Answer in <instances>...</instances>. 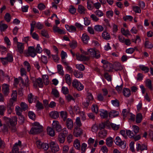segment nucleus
<instances>
[{
  "instance_id": "obj_41",
  "label": "nucleus",
  "mask_w": 153,
  "mask_h": 153,
  "mask_svg": "<svg viewBox=\"0 0 153 153\" xmlns=\"http://www.w3.org/2000/svg\"><path fill=\"white\" fill-rule=\"evenodd\" d=\"M146 84L147 86L150 90H152L153 88L152 85V81L149 79H147L146 82Z\"/></svg>"
},
{
  "instance_id": "obj_32",
  "label": "nucleus",
  "mask_w": 153,
  "mask_h": 153,
  "mask_svg": "<svg viewBox=\"0 0 153 153\" xmlns=\"http://www.w3.org/2000/svg\"><path fill=\"white\" fill-rule=\"evenodd\" d=\"M65 78L66 82L69 85H70L71 83V79L70 75L66 74L65 75Z\"/></svg>"
},
{
  "instance_id": "obj_6",
  "label": "nucleus",
  "mask_w": 153,
  "mask_h": 153,
  "mask_svg": "<svg viewBox=\"0 0 153 153\" xmlns=\"http://www.w3.org/2000/svg\"><path fill=\"white\" fill-rule=\"evenodd\" d=\"M36 52L33 47L30 46L28 48V56L34 57L36 55Z\"/></svg>"
},
{
  "instance_id": "obj_12",
  "label": "nucleus",
  "mask_w": 153,
  "mask_h": 153,
  "mask_svg": "<svg viewBox=\"0 0 153 153\" xmlns=\"http://www.w3.org/2000/svg\"><path fill=\"white\" fill-rule=\"evenodd\" d=\"M103 68L105 71H111L113 69V65L109 62L103 65Z\"/></svg>"
},
{
  "instance_id": "obj_25",
  "label": "nucleus",
  "mask_w": 153,
  "mask_h": 153,
  "mask_svg": "<svg viewBox=\"0 0 153 153\" xmlns=\"http://www.w3.org/2000/svg\"><path fill=\"white\" fill-rule=\"evenodd\" d=\"M60 116L64 121H65L67 119V113L66 111H61L60 112Z\"/></svg>"
},
{
  "instance_id": "obj_9",
  "label": "nucleus",
  "mask_w": 153,
  "mask_h": 153,
  "mask_svg": "<svg viewBox=\"0 0 153 153\" xmlns=\"http://www.w3.org/2000/svg\"><path fill=\"white\" fill-rule=\"evenodd\" d=\"M76 59L79 60L81 61H88L89 59V57L86 56L82 54L79 56V54L77 53L76 54Z\"/></svg>"
},
{
  "instance_id": "obj_44",
  "label": "nucleus",
  "mask_w": 153,
  "mask_h": 153,
  "mask_svg": "<svg viewBox=\"0 0 153 153\" xmlns=\"http://www.w3.org/2000/svg\"><path fill=\"white\" fill-rule=\"evenodd\" d=\"M121 32L122 34L125 36H127L128 35H130V32L128 30H125L124 28H122L121 30Z\"/></svg>"
},
{
  "instance_id": "obj_38",
  "label": "nucleus",
  "mask_w": 153,
  "mask_h": 153,
  "mask_svg": "<svg viewBox=\"0 0 153 153\" xmlns=\"http://www.w3.org/2000/svg\"><path fill=\"white\" fill-rule=\"evenodd\" d=\"M15 111L17 115L19 116L22 115L21 112L22 111V110L19 106H17L16 107Z\"/></svg>"
},
{
  "instance_id": "obj_31",
  "label": "nucleus",
  "mask_w": 153,
  "mask_h": 153,
  "mask_svg": "<svg viewBox=\"0 0 153 153\" xmlns=\"http://www.w3.org/2000/svg\"><path fill=\"white\" fill-rule=\"evenodd\" d=\"M100 115L101 118L104 119L108 117V113L107 111L103 110V111H101Z\"/></svg>"
},
{
  "instance_id": "obj_4",
  "label": "nucleus",
  "mask_w": 153,
  "mask_h": 153,
  "mask_svg": "<svg viewBox=\"0 0 153 153\" xmlns=\"http://www.w3.org/2000/svg\"><path fill=\"white\" fill-rule=\"evenodd\" d=\"M72 86L76 88L78 91H81L83 89L84 86L77 80H74L72 82Z\"/></svg>"
},
{
  "instance_id": "obj_16",
  "label": "nucleus",
  "mask_w": 153,
  "mask_h": 153,
  "mask_svg": "<svg viewBox=\"0 0 153 153\" xmlns=\"http://www.w3.org/2000/svg\"><path fill=\"white\" fill-rule=\"evenodd\" d=\"M113 68L116 71H118L122 70L123 67L120 63L115 62L113 65Z\"/></svg>"
},
{
  "instance_id": "obj_26",
  "label": "nucleus",
  "mask_w": 153,
  "mask_h": 153,
  "mask_svg": "<svg viewBox=\"0 0 153 153\" xmlns=\"http://www.w3.org/2000/svg\"><path fill=\"white\" fill-rule=\"evenodd\" d=\"M65 137L62 134V133H60L58 136V140L60 143H63L65 140Z\"/></svg>"
},
{
  "instance_id": "obj_15",
  "label": "nucleus",
  "mask_w": 153,
  "mask_h": 153,
  "mask_svg": "<svg viewBox=\"0 0 153 153\" xmlns=\"http://www.w3.org/2000/svg\"><path fill=\"white\" fill-rule=\"evenodd\" d=\"M17 46L18 51L20 53H22L24 49V44L17 42Z\"/></svg>"
},
{
  "instance_id": "obj_64",
  "label": "nucleus",
  "mask_w": 153,
  "mask_h": 153,
  "mask_svg": "<svg viewBox=\"0 0 153 153\" xmlns=\"http://www.w3.org/2000/svg\"><path fill=\"white\" fill-rule=\"evenodd\" d=\"M111 102L112 104L114 106L118 107L119 105V101L116 99L115 100H112L111 101Z\"/></svg>"
},
{
  "instance_id": "obj_27",
  "label": "nucleus",
  "mask_w": 153,
  "mask_h": 153,
  "mask_svg": "<svg viewBox=\"0 0 153 153\" xmlns=\"http://www.w3.org/2000/svg\"><path fill=\"white\" fill-rule=\"evenodd\" d=\"M144 46L146 48L151 49L153 47V45L151 42L146 41L144 43Z\"/></svg>"
},
{
  "instance_id": "obj_19",
  "label": "nucleus",
  "mask_w": 153,
  "mask_h": 153,
  "mask_svg": "<svg viewBox=\"0 0 153 153\" xmlns=\"http://www.w3.org/2000/svg\"><path fill=\"white\" fill-rule=\"evenodd\" d=\"M8 120L11 125L12 126L16 125L17 124V118L16 117H13L9 118Z\"/></svg>"
},
{
  "instance_id": "obj_48",
  "label": "nucleus",
  "mask_w": 153,
  "mask_h": 153,
  "mask_svg": "<svg viewBox=\"0 0 153 153\" xmlns=\"http://www.w3.org/2000/svg\"><path fill=\"white\" fill-rule=\"evenodd\" d=\"M76 68L80 71H83L85 69V67L82 64H77L76 65Z\"/></svg>"
},
{
  "instance_id": "obj_63",
  "label": "nucleus",
  "mask_w": 153,
  "mask_h": 153,
  "mask_svg": "<svg viewBox=\"0 0 153 153\" xmlns=\"http://www.w3.org/2000/svg\"><path fill=\"white\" fill-rule=\"evenodd\" d=\"M69 10L71 13L74 14L76 12V9L74 6L71 5L70 6V8H69Z\"/></svg>"
},
{
  "instance_id": "obj_51",
  "label": "nucleus",
  "mask_w": 153,
  "mask_h": 153,
  "mask_svg": "<svg viewBox=\"0 0 153 153\" xmlns=\"http://www.w3.org/2000/svg\"><path fill=\"white\" fill-rule=\"evenodd\" d=\"M133 10L136 13H140L141 12L140 7L137 6H134L133 7Z\"/></svg>"
},
{
  "instance_id": "obj_8",
  "label": "nucleus",
  "mask_w": 153,
  "mask_h": 153,
  "mask_svg": "<svg viewBox=\"0 0 153 153\" xmlns=\"http://www.w3.org/2000/svg\"><path fill=\"white\" fill-rule=\"evenodd\" d=\"M52 125L53 128L58 132H60L62 130V127L57 121H53Z\"/></svg>"
},
{
  "instance_id": "obj_35",
  "label": "nucleus",
  "mask_w": 153,
  "mask_h": 153,
  "mask_svg": "<svg viewBox=\"0 0 153 153\" xmlns=\"http://www.w3.org/2000/svg\"><path fill=\"white\" fill-rule=\"evenodd\" d=\"M142 118V116L141 114L138 113L136 119V122L137 123H139L141 122Z\"/></svg>"
},
{
  "instance_id": "obj_45",
  "label": "nucleus",
  "mask_w": 153,
  "mask_h": 153,
  "mask_svg": "<svg viewBox=\"0 0 153 153\" xmlns=\"http://www.w3.org/2000/svg\"><path fill=\"white\" fill-rule=\"evenodd\" d=\"M51 93L56 97H59V92L55 88H52Z\"/></svg>"
},
{
  "instance_id": "obj_50",
  "label": "nucleus",
  "mask_w": 153,
  "mask_h": 153,
  "mask_svg": "<svg viewBox=\"0 0 153 153\" xmlns=\"http://www.w3.org/2000/svg\"><path fill=\"white\" fill-rule=\"evenodd\" d=\"M62 91L64 94H68L69 93V90L68 88L65 86H62Z\"/></svg>"
},
{
  "instance_id": "obj_22",
  "label": "nucleus",
  "mask_w": 153,
  "mask_h": 153,
  "mask_svg": "<svg viewBox=\"0 0 153 153\" xmlns=\"http://www.w3.org/2000/svg\"><path fill=\"white\" fill-rule=\"evenodd\" d=\"M48 134L51 137H53L55 135L54 130L53 128L50 127H48L47 129Z\"/></svg>"
},
{
  "instance_id": "obj_57",
  "label": "nucleus",
  "mask_w": 153,
  "mask_h": 153,
  "mask_svg": "<svg viewBox=\"0 0 153 153\" xmlns=\"http://www.w3.org/2000/svg\"><path fill=\"white\" fill-rule=\"evenodd\" d=\"M76 123L77 127H79L82 126V123L80 120V119L79 117H77L76 118Z\"/></svg>"
},
{
  "instance_id": "obj_37",
  "label": "nucleus",
  "mask_w": 153,
  "mask_h": 153,
  "mask_svg": "<svg viewBox=\"0 0 153 153\" xmlns=\"http://www.w3.org/2000/svg\"><path fill=\"white\" fill-rule=\"evenodd\" d=\"M57 68L58 72L62 75H64V72L63 70V68L60 65H57Z\"/></svg>"
},
{
  "instance_id": "obj_28",
  "label": "nucleus",
  "mask_w": 153,
  "mask_h": 153,
  "mask_svg": "<svg viewBox=\"0 0 153 153\" xmlns=\"http://www.w3.org/2000/svg\"><path fill=\"white\" fill-rule=\"evenodd\" d=\"M119 112L116 111H111L109 114V117L111 118H113L117 116L119 114Z\"/></svg>"
},
{
  "instance_id": "obj_5",
  "label": "nucleus",
  "mask_w": 153,
  "mask_h": 153,
  "mask_svg": "<svg viewBox=\"0 0 153 153\" xmlns=\"http://www.w3.org/2000/svg\"><path fill=\"white\" fill-rule=\"evenodd\" d=\"M49 144L51 151L53 153H56L59 150V149L58 145L54 142H51Z\"/></svg>"
},
{
  "instance_id": "obj_30",
  "label": "nucleus",
  "mask_w": 153,
  "mask_h": 153,
  "mask_svg": "<svg viewBox=\"0 0 153 153\" xmlns=\"http://www.w3.org/2000/svg\"><path fill=\"white\" fill-rule=\"evenodd\" d=\"M85 9L82 5H79L78 6V11L80 14H84L85 13Z\"/></svg>"
},
{
  "instance_id": "obj_34",
  "label": "nucleus",
  "mask_w": 153,
  "mask_h": 153,
  "mask_svg": "<svg viewBox=\"0 0 153 153\" xmlns=\"http://www.w3.org/2000/svg\"><path fill=\"white\" fill-rule=\"evenodd\" d=\"M74 146L76 149H79L80 146L79 141L77 139L74 142Z\"/></svg>"
},
{
  "instance_id": "obj_46",
  "label": "nucleus",
  "mask_w": 153,
  "mask_h": 153,
  "mask_svg": "<svg viewBox=\"0 0 153 153\" xmlns=\"http://www.w3.org/2000/svg\"><path fill=\"white\" fill-rule=\"evenodd\" d=\"M20 106L22 110L24 111L27 110L28 108L27 105L25 103L23 102L21 103Z\"/></svg>"
},
{
  "instance_id": "obj_62",
  "label": "nucleus",
  "mask_w": 153,
  "mask_h": 153,
  "mask_svg": "<svg viewBox=\"0 0 153 153\" xmlns=\"http://www.w3.org/2000/svg\"><path fill=\"white\" fill-rule=\"evenodd\" d=\"M133 128L134 134H137L139 131V127L136 125H134L133 126Z\"/></svg>"
},
{
  "instance_id": "obj_11",
  "label": "nucleus",
  "mask_w": 153,
  "mask_h": 153,
  "mask_svg": "<svg viewBox=\"0 0 153 153\" xmlns=\"http://www.w3.org/2000/svg\"><path fill=\"white\" fill-rule=\"evenodd\" d=\"M136 149L137 151L140 150L141 152L144 150H147V146L144 144L141 145L140 143H138L137 144Z\"/></svg>"
},
{
  "instance_id": "obj_60",
  "label": "nucleus",
  "mask_w": 153,
  "mask_h": 153,
  "mask_svg": "<svg viewBox=\"0 0 153 153\" xmlns=\"http://www.w3.org/2000/svg\"><path fill=\"white\" fill-rule=\"evenodd\" d=\"M33 95L32 93L29 94L28 95V100L29 103H32L33 102Z\"/></svg>"
},
{
  "instance_id": "obj_58",
  "label": "nucleus",
  "mask_w": 153,
  "mask_h": 153,
  "mask_svg": "<svg viewBox=\"0 0 153 153\" xmlns=\"http://www.w3.org/2000/svg\"><path fill=\"white\" fill-rule=\"evenodd\" d=\"M41 34L43 36L46 38H49V36L47 31L45 30H43L41 31Z\"/></svg>"
},
{
  "instance_id": "obj_36",
  "label": "nucleus",
  "mask_w": 153,
  "mask_h": 153,
  "mask_svg": "<svg viewBox=\"0 0 153 153\" xmlns=\"http://www.w3.org/2000/svg\"><path fill=\"white\" fill-rule=\"evenodd\" d=\"M103 27L101 25H96L94 27L95 30L98 32L102 31L103 30Z\"/></svg>"
},
{
  "instance_id": "obj_47",
  "label": "nucleus",
  "mask_w": 153,
  "mask_h": 153,
  "mask_svg": "<svg viewBox=\"0 0 153 153\" xmlns=\"http://www.w3.org/2000/svg\"><path fill=\"white\" fill-rule=\"evenodd\" d=\"M8 62H11L13 61V56L10 53H8L6 57H5Z\"/></svg>"
},
{
  "instance_id": "obj_13",
  "label": "nucleus",
  "mask_w": 153,
  "mask_h": 153,
  "mask_svg": "<svg viewBox=\"0 0 153 153\" xmlns=\"http://www.w3.org/2000/svg\"><path fill=\"white\" fill-rule=\"evenodd\" d=\"M114 142L115 144L118 146H122L126 143L125 141H122L120 138L117 136L116 137Z\"/></svg>"
},
{
  "instance_id": "obj_23",
  "label": "nucleus",
  "mask_w": 153,
  "mask_h": 153,
  "mask_svg": "<svg viewBox=\"0 0 153 153\" xmlns=\"http://www.w3.org/2000/svg\"><path fill=\"white\" fill-rule=\"evenodd\" d=\"M53 28V31L55 32H57L60 34L65 33V31L59 28L56 26H54Z\"/></svg>"
},
{
  "instance_id": "obj_29",
  "label": "nucleus",
  "mask_w": 153,
  "mask_h": 153,
  "mask_svg": "<svg viewBox=\"0 0 153 153\" xmlns=\"http://www.w3.org/2000/svg\"><path fill=\"white\" fill-rule=\"evenodd\" d=\"M74 74L75 76L77 78H81L83 77V74L82 72H78L76 70L74 71Z\"/></svg>"
},
{
  "instance_id": "obj_21",
  "label": "nucleus",
  "mask_w": 153,
  "mask_h": 153,
  "mask_svg": "<svg viewBox=\"0 0 153 153\" xmlns=\"http://www.w3.org/2000/svg\"><path fill=\"white\" fill-rule=\"evenodd\" d=\"M123 93L124 95L126 97H128L131 94L130 90L126 88H124Z\"/></svg>"
},
{
  "instance_id": "obj_53",
  "label": "nucleus",
  "mask_w": 153,
  "mask_h": 153,
  "mask_svg": "<svg viewBox=\"0 0 153 153\" xmlns=\"http://www.w3.org/2000/svg\"><path fill=\"white\" fill-rule=\"evenodd\" d=\"M36 81L38 86L40 88L42 87L43 85L42 79L41 78H39L37 79Z\"/></svg>"
},
{
  "instance_id": "obj_55",
  "label": "nucleus",
  "mask_w": 153,
  "mask_h": 153,
  "mask_svg": "<svg viewBox=\"0 0 153 153\" xmlns=\"http://www.w3.org/2000/svg\"><path fill=\"white\" fill-rule=\"evenodd\" d=\"M106 134V132L105 131H101L99 133V136L103 138L105 136Z\"/></svg>"
},
{
  "instance_id": "obj_43",
  "label": "nucleus",
  "mask_w": 153,
  "mask_h": 153,
  "mask_svg": "<svg viewBox=\"0 0 153 153\" xmlns=\"http://www.w3.org/2000/svg\"><path fill=\"white\" fill-rule=\"evenodd\" d=\"M4 19L7 22H9L11 19V16L10 13H6L4 16Z\"/></svg>"
},
{
  "instance_id": "obj_17",
  "label": "nucleus",
  "mask_w": 153,
  "mask_h": 153,
  "mask_svg": "<svg viewBox=\"0 0 153 153\" xmlns=\"http://www.w3.org/2000/svg\"><path fill=\"white\" fill-rule=\"evenodd\" d=\"M49 115L51 118L56 119L59 117V114L57 111H53L50 112Z\"/></svg>"
},
{
  "instance_id": "obj_49",
  "label": "nucleus",
  "mask_w": 153,
  "mask_h": 153,
  "mask_svg": "<svg viewBox=\"0 0 153 153\" xmlns=\"http://www.w3.org/2000/svg\"><path fill=\"white\" fill-rule=\"evenodd\" d=\"M28 115L30 119L33 120H34L35 119V115L33 112L29 111Z\"/></svg>"
},
{
  "instance_id": "obj_2",
  "label": "nucleus",
  "mask_w": 153,
  "mask_h": 153,
  "mask_svg": "<svg viewBox=\"0 0 153 153\" xmlns=\"http://www.w3.org/2000/svg\"><path fill=\"white\" fill-rule=\"evenodd\" d=\"M85 54L92 56L96 59H98L100 56V53L99 51L92 48L89 49L87 52L85 53Z\"/></svg>"
},
{
  "instance_id": "obj_52",
  "label": "nucleus",
  "mask_w": 153,
  "mask_h": 153,
  "mask_svg": "<svg viewBox=\"0 0 153 153\" xmlns=\"http://www.w3.org/2000/svg\"><path fill=\"white\" fill-rule=\"evenodd\" d=\"M93 112L97 114L98 111V108L97 105H93L92 107L91 108Z\"/></svg>"
},
{
  "instance_id": "obj_61",
  "label": "nucleus",
  "mask_w": 153,
  "mask_h": 153,
  "mask_svg": "<svg viewBox=\"0 0 153 153\" xmlns=\"http://www.w3.org/2000/svg\"><path fill=\"white\" fill-rule=\"evenodd\" d=\"M24 65L26 67L27 71H29L30 69V64L27 61L24 62Z\"/></svg>"
},
{
  "instance_id": "obj_10",
  "label": "nucleus",
  "mask_w": 153,
  "mask_h": 153,
  "mask_svg": "<svg viewBox=\"0 0 153 153\" xmlns=\"http://www.w3.org/2000/svg\"><path fill=\"white\" fill-rule=\"evenodd\" d=\"M65 121V124L68 128L71 130L73 127V123L72 120L71 119L68 118Z\"/></svg>"
},
{
  "instance_id": "obj_3",
  "label": "nucleus",
  "mask_w": 153,
  "mask_h": 153,
  "mask_svg": "<svg viewBox=\"0 0 153 153\" xmlns=\"http://www.w3.org/2000/svg\"><path fill=\"white\" fill-rule=\"evenodd\" d=\"M126 134L130 138H133L135 141L139 140L141 138L140 135L136 136V134H134L132 131L129 130H126Z\"/></svg>"
},
{
  "instance_id": "obj_18",
  "label": "nucleus",
  "mask_w": 153,
  "mask_h": 153,
  "mask_svg": "<svg viewBox=\"0 0 153 153\" xmlns=\"http://www.w3.org/2000/svg\"><path fill=\"white\" fill-rule=\"evenodd\" d=\"M82 39L83 43L87 44L88 43L90 38L89 36L85 33L83 34L82 37Z\"/></svg>"
},
{
  "instance_id": "obj_14",
  "label": "nucleus",
  "mask_w": 153,
  "mask_h": 153,
  "mask_svg": "<svg viewBox=\"0 0 153 153\" xmlns=\"http://www.w3.org/2000/svg\"><path fill=\"white\" fill-rule=\"evenodd\" d=\"M2 91L4 95L7 96L8 95L9 91V85L7 84H4L3 85Z\"/></svg>"
},
{
  "instance_id": "obj_59",
  "label": "nucleus",
  "mask_w": 153,
  "mask_h": 153,
  "mask_svg": "<svg viewBox=\"0 0 153 153\" xmlns=\"http://www.w3.org/2000/svg\"><path fill=\"white\" fill-rule=\"evenodd\" d=\"M96 15L98 17H100L103 15L104 13L100 10H97L94 12Z\"/></svg>"
},
{
  "instance_id": "obj_42",
  "label": "nucleus",
  "mask_w": 153,
  "mask_h": 153,
  "mask_svg": "<svg viewBox=\"0 0 153 153\" xmlns=\"http://www.w3.org/2000/svg\"><path fill=\"white\" fill-rule=\"evenodd\" d=\"M36 23L35 21H32L30 24L31 29L30 30V33H31L34 30V28L36 26Z\"/></svg>"
},
{
  "instance_id": "obj_56",
  "label": "nucleus",
  "mask_w": 153,
  "mask_h": 153,
  "mask_svg": "<svg viewBox=\"0 0 153 153\" xmlns=\"http://www.w3.org/2000/svg\"><path fill=\"white\" fill-rule=\"evenodd\" d=\"M35 51L36 52L38 53H40L42 52V48L40 47L39 44H38L37 45Z\"/></svg>"
},
{
  "instance_id": "obj_39",
  "label": "nucleus",
  "mask_w": 153,
  "mask_h": 153,
  "mask_svg": "<svg viewBox=\"0 0 153 153\" xmlns=\"http://www.w3.org/2000/svg\"><path fill=\"white\" fill-rule=\"evenodd\" d=\"M139 68L142 71H143L145 73H147L149 71V68L143 65H140L139 66Z\"/></svg>"
},
{
  "instance_id": "obj_33",
  "label": "nucleus",
  "mask_w": 153,
  "mask_h": 153,
  "mask_svg": "<svg viewBox=\"0 0 153 153\" xmlns=\"http://www.w3.org/2000/svg\"><path fill=\"white\" fill-rule=\"evenodd\" d=\"M102 38L106 40H108L110 39L109 34L106 31H104L102 34Z\"/></svg>"
},
{
  "instance_id": "obj_40",
  "label": "nucleus",
  "mask_w": 153,
  "mask_h": 153,
  "mask_svg": "<svg viewBox=\"0 0 153 153\" xmlns=\"http://www.w3.org/2000/svg\"><path fill=\"white\" fill-rule=\"evenodd\" d=\"M110 126L111 127L112 129L114 130H118L120 127V125H117L112 123H110Z\"/></svg>"
},
{
  "instance_id": "obj_24",
  "label": "nucleus",
  "mask_w": 153,
  "mask_h": 153,
  "mask_svg": "<svg viewBox=\"0 0 153 153\" xmlns=\"http://www.w3.org/2000/svg\"><path fill=\"white\" fill-rule=\"evenodd\" d=\"M2 21L0 22V29L1 32L4 31L7 28V25L3 23Z\"/></svg>"
},
{
  "instance_id": "obj_7",
  "label": "nucleus",
  "mask_w": 153,
  "mask_h": 153,
  "mask_svg": "<svg viewBox=\"0 0 153 153\" xmlns=\"http://www.w3.org/2000/svg\"><path fill=\"white\" fill-rule=\"evenodd\" d=\"M83 133L82 130L80 128L76 127L74 130L73 134L76 137H79Z\"/></svg>"
},
{
  "instance_id": "obj_54",
  "label": "nucleus",
  "mask_w": 153,
  "mask_h": 153,
  "mask_svg": "<svg viewBox=\"0 0 153 153\" xmlns=\"http://www.w3.org/2000/svg\"><path fill=\"white\" fill-rule=\"evenodd\" d=\"M70 47L73 49L75 48L77 46V42L75 41H73L69 44Z\"/></svg>"
},
{
  "instance_id": "obj_1",
  "label": "nucleus",
  "mask_w": 153,
  "mask_h": 153,
  "mask_svg": "<svg viewBox=\"0 0 153 153\" xmlns=\"http://www.w3.org/2000/svg\"><path fill=\"white\" fill-rule=\"evenodd\" d=\"M33 127L29 131V133L32 134H36L40 133L42 131V127L37 122H34Z\"/></svg>"
},
{
  "instance_id": "obj_20",
  "label": "nucleus",
  "mask_w": 153,
  "mask_h": 153,
  "mask_svg": "<svg viewBox=\"0 0 153 153\" xmlns=\"http://www.w3.org/2000/svg\"><path fill=\"white\" fill-rule=\"evenodd\" d=\"M106 144L108 147H111L112 146L113 143V138L109 137L106 138Z\"/></svg>"
}]
</instances>
